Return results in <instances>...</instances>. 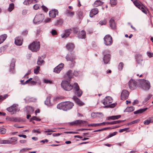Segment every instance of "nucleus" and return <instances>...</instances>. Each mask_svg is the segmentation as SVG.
<instances>
[{
    "label": "nucleus",
    "mask_w": 153,
    "mask_h": 153,
    "mask_svg": "<svg viewBox=\"0 0 153 153\" xmlns=\"http://www.w3.org/2000/svg\"><path fill=\"white\" fill-rule=\"evenodd\" d=\"M74 105V104L73 102L70 101H66L58 104L57 108L58 109L67 111L72 108Z\"/></svg>",
    "instance_id": "obj_1"
},
{
    "label": "nucleus",
    "mask_w": 153,
    "mask_h": 153,
    "mask_svg": "<svg viewBox=\"0 0 153 153\" xmlns=\"http://www.w3.org/2000/svg\"><path fill=\"white\" fill-rule=\"evenodd\" d=\"M113 99L111 97L108 96L106 97L102 101V102L104 105H106L104 107V108H113L116 105L117 103H114L110 105L109 104L111 103Z\"/></svg>",
    "instance_id": "obj_2"
},
{
    "label": "nucleus",
    "mask_w": 153,
    "mask_h": 153,
    "mask_svg": "<svg viewBox=\"0 0 153 153\" xmlns=\"http://www.w3.org/2000/svg\"><path fill=\"white\" fill-rule=\"evenodd\" d=\"M40 48V42L37 41L33 42L28 46L29 49L33 52H36L38 51Z\"/></svg>",
    "instance_id": "obj_3"
},
{
    "label": "nucleus",
    "mask_w": 153,
    "mask_h": 153,
    "mask_svg": "<svg viewBox=\"0 0 153 153\" xmlns=\"http://www.w3.org/2000/svg\"><path fill=\"white\" fill-rule=\"evenodd\" d=\"M141 88L143 90L148 91L150 88V85L149 82L145 79H142L140 81Z\"/></svg>",
    "instance_id": "obj_4"
},
{
    "label": "nucleus",
    "mask_w": 153,
    "mask_h": 153,
    "mask_svg": "<svg viewBox=\"0 0 153 153\" xmlns=\"http://www.w3.org/2000/svg\"><path fill=\"white\" fill-rule=\"evenodd\" d=\"M61 85L62 87L66 91H70L74 88V85H71L70 82L67 80L63 81Z\"/></svg>",
    "instance_id": "obj_5"
},
{
    "label": "nucleus",
    "mask_w": 153,
    "mask_h": 153,
    "mask_svg": "<svg viewBox=\"0 0 153 153\" xmlns=\"http://www.w3.org/2000/svg\"><path fill=\"white\" fill-rule=\"evenodd\" d=\"M45 17L44 14H37L35 16L33 20V23L35 24H39L42 22Z\"/></svg>",
    "instance_id": "obj_6"
},
{
    "label": "nucleus",
    "mask_w": 153,
    "mask_h": 153,
    "mask_svg": "<svg viewBox=\"0 0 153 153\" xmlns=\"http://www.w3.org/2000/svg\"><path fill=\"white\" fill-rule=\"evenodd\" d=\"M103 54L104 55L103 60L105 63H108L111 57L110 51L108 50H105L103 52Z\"/></svg>",
    "instance_id": "obj_7"
},
{
    "label": "nucleus",
    "mask_w": 153,
    "mask_h": 153,
    "mask_svg": "<svg viewBox=\"0 0 153 153\" xmlns=\"http://www.w3.org/2000/svg\"><path fill=\"white\" fill-rule=\"evenodd\" d=\"M74 52L71 51L70 54H68L65 57V59L67 61H70L72 65H74L75 62L74 60L76 59V56Z\"/></svg>",
    "instance_id": "obj_8"
},
{
    "label": "nucleus",
    "mask_w": 153,
    "mask_h": 153,
    "mask_svg": "<svg viewBox=\"0 0 153 153\" xmlns=\"http://www.w3.org/2000/svg\"><path fill=\"white\" fill-rule=\"evenodd\" d=\"M74 90L75 94L78 97L81 96L82 91L79 88V87L77 83H74Z\"/></svg>",
    "instance_id": "obj_9"
},
{
    "label": "nucleus",
    "mask_w": 153,
    "mask_h": 153,
    "mask_svg": "<svg viewBox=\"0 0 153 153\" xmlns=\"http://www.w3.org/2000/svg\"><path fill=\"white\" fill-rule=\"evenodd\" d=\"M104 43L106 45H110L113 43L112 37L109 35H106L104 38Z\"/></svg>",
    "instance_id": "obj_10"
},
{
    "label": "nucleus",
    "mask_w": 153,
    "mask_h": 153,
    "mask_svg": "<svg viewBox=\"0 0 153 153\" xmlns=\"http://www.w3.org/2000/svg\"><path fill=\"white\" fill-rule=\"evenodd\" d=\"M88 123L87 121L82 120H77L72 122H71V124L72 125H79L86 126L88 124Z\"/></svg>",
    "instance_id": "obj_11"
},
{
    "label": "nucleus",
    "mask_w": 153,
    "mask_h": 153,
    "mask_svg": "<svg viewBox=\"0 0 153 153\" xmlns=\"http://www.w3.org/2000/svg\"><path fill=\"white\" fill-rule=\"evenodd\" d=\"M128 86L131 90H134L136 88L137 82L133 79H131L128 82Z\"/></svg>",
    "instance_id": "obj_12"
},
{
    "label": "nucleus",
    "mask_w": 153,
    "mask_h": 153,
    "mask_svg": "<svg viewBox=\"0 0 153 153\" xmlns=\"http://www.w3.org/2000/svg\"><path fill=\"white\" fill-rule=\"evenodd\" d=\"M129 95V93L127 90H123L121 94V99L123 100H125L127 99Z\"/></svg>",
    "instance_id": "obj_13"
},
{
    "label": "nucleus",
    "mask_w": 153,
    "mask_h": 153,
    "mask_svg": "<svg viewBox=\"0 0 153 153\" xmlns=\"http://www.w3.org/2000/svg\"><path fill=\"white\" fill-rule=\"evenodd\" d=\"M72 29L71 28L65 29L64 30V33L62 34L61 36L62 38H67L71 33Z\"/></svg>",
    "instance_id": "obj_14"
},
{
    "label": "nucleus",
    "mask_w": 153,
    "mask_h": 153,
    "mask_svg": "<svg viewBox=\"0 0 153 153\" xmlns=\"http://www.w3.org/2000/svg\"><path fill=\"white\" fill-rule=\"evenodd\" d=\"M64 65L63 63H61L56 67L53 69V72L56 73H60L61 70L64 67Z\"/></svg>",
    "instance_id": "obj_15"
},
{
    "label": "nucleus",
    "mask_w": 153,
    "mask_h": 153,
    "mask_svg": "<svg viewBox=\"0 0 153 153\" xmlns=\"http://www.w3.org/2000/svg\"><path fill=\"white\" fill-rule=\"evenodd\" d=\"M77 37L79 39H84L86 37L85 31L84 30L79 31L77 34Z\"/></svg>",
    "instance_id": "obj_16"
},
{
    "label": "nucleus",
    "mask_w": 153,
    "mask_h": 153,
    "mask_svg": "<svg viewBox=\"0 0 153 153\" xmlns=\"http://www.w3.org/2000/svg\"><path fill=\"white\" fill-rule=\"evenodd\" d=\"M58 10L54 9L50 11L49 14L50 17L54 18L56 17V15H58Z\"/></svg>",
    "instance_id": "obj_17"
},
{
    "label": "nucleus",
    "mask_w": 153,
    "mask_h": 153,
    "mask_svg": "<svg viewBox=\"0 0 153 153\" xmlns=\"http://www.w3.org/2000/svg\"><path fill=\"white\" fill-rule=\"evenodd\" d=\"M23 39L21 36H18L15 39V43L16 45H21L22 43Z\"/></svg>",
    "instance_id": "obj_18"
},
{
    "label": "nucleus",
    "mask_w": 153,
    "mask_h": 153,
    "mask_svg": "<svg viewBox=\"0 0 153 153\" xmlns=\"http://www.w3.org/2000/svg\"><path fill=\"white\" fill-rule=\"evenodd\" d=\"M73 100L79 106H82L84 105V103L82 102L79 98L76 96H74L73 98Z\"/></svg>",
    "instance_id": "obj_19"
},
{
    "label": "nucleus",
    "mask_w": 153,
    "mask_h": 153,
    "mask_svg": "<svg viewBox=\"0 0 153 153\" xmlns=\"http://www.w3.org/2000/svg\"><path fill=\"white\" fill-rule=\"evenodd\" d=\"M7 110L9 112L12 113V114H13L16 111L17 108L16 106H12L7 108Z\"/></svg>",
    "instance_id": "obj_20"
},
{
    "label": "nucleus",
    "mask_w": 153,
    "mask_h": 153,
    "mask_svg": "<svg viewBox=\"0 0 153 153\" xmlns=\"http://www.w3.org/2000/svg\"><path fill=\"white\" fill-rule=\"evenodd\" d=\"M25 111L27 114H32L34 111L33 108L29 106H27L26 107Z\"/></svg>",
    "instance_id": "obj_21"
},
{
    "label": "nucleus",
    "mask_w": 153,
    "mask_h": 153,
    "mask_svg": "<svg viewBox=\"0 0 153 153\" xmlns=\"http://www.w3.org/2000/svg\"><path fill=\"white\" fill-rule=\"evenodd\" d=\"M98 13V10L97 8H94L91 10L89 14L91 17H92L94 15L97 14Z\"/></svg>",
    "instance_id": "obj_22"
},
{
    "label": "nucleus",
    "mask_w": 153,
    "mask_h": 153,
    "mask_svg": "<svg viewBox=\"0 0 153 153\" xmlns=\"http://www.w3.org/2000/svg\"><path fill=\"white\" fill-rule=\"evenodd\" d=\"M110 27L113 29H114L116 27V24L114 19L111 18L109 21Z\"/></svg>",
    "instance_id": "obj_23"
},
{
    "label": "nucleus",
    "mask_w": 153,
    "mask_h": 153,
    "mask_svg": "<svg viewBox=\"0 0 153 153\" xmlns=\"http://www.w3.org/2000/svg\"><path fill=\"white\" fill-rule=\"evenodd\" d=\"M135 58L136 61L138 64H141L143 61L142 56L139 54H137L135 56Z\"/></svg>",
    "instance_id": "obj_24"
},
{
    "label": "nucleus",
    "mask_w": 153,
    "mask_h": 153,
    "mask_svg": "<svg viewBox=\"0 0 153 153\" xmlns=\"http://www.w3.org/2000/svg\"><path fill=\"white\" fill-rule=\"evenodd\" d=\"M51 97L50 96H48L46 98V100L45 101V105L49 106H51L52 105L50 99Z\"/></svg>",
    "instance_id": "obj_25"
},
{
    "label": "nucleus",
    "mask_w": 153,
    "mask_h": 153,
    "mask_svg": "<svg viewBox=\"0 0 153 153\" xmlns=\"http://www.w3.org/2000/svg\"><path fill=\"white\" fill-rule=\"evenodd\" d=\"M121 117V115H118L115 116H111L108 117H107V119L108 120H115L118 119Z\"/></svg>",
    "instance_id": "obj_26"
},
{
    "label": "nucleus",
    "mask_w": 153,
    "mask_h": 153,
    "mask_svg": "<svg viewBox=\"0 0 153 153\" xmlns=\"http://www.w3.org/2000/svg\"><path fill=\"white\" fill-rule=\"evenodd\" d=\"M66 47L68 51H72L73 50L74 48V46L73 43H69L67 44Z\"/></svg>",
    "instance_id": "obj_27"
},
{
    "label": "nucleus",
    "mask_w": 153,
    "mask_h": 153,
    "mask_svg": "<svg viewBox=\"0 0 153 153\" xmlns=\"http://www.w3.org/2000/svg\"><path fill=\"white\" fill-rule=\"evenodd\" d=\"M148 109V108H143L140 109L135 111L134 113L135 114H141L146 111Z\"/></svg>",
    "instance_id": "obj_28"
},
{
    "label": "nucleus",
    "mask_w": 153,
    "mask_h": 153,
    "mask_svg": "<svg viewBox=\"0 0 153 153\" xmlns=\"http://www.w3.org/2000/svg\"><path fill=\"white\" fill-rule=\"evenodd\" d=\"M99 115L100 116H99V117H102L103 116V115L102 113H95V112H92L91 113V117L93 118H94L96 117L97 115Z\"/></svg>",
    "instance_id": "obj_29"
},
{
    "label": "nucleus",
    "mask_w": 153,
    "mask_h": 153,
    "mask_svg": "<svg viewBox=\"0 0 153 153\" xmlns=\"http://www.w3.org/2000/svg\"><path fill=\"white\" fill-rule=\"evenodd\" d=\"M45 62L42 59L41 57L39 56L37 61V64L39 65H41L42 64L44 63Z\"/></svg>",
    "instance_id": "obj_30"
},
{
    "label": "nucleus",
    "mask_w": 153,
    "mask_h": 153,
    "mask_svg": "<svg viewBox=\"0 0 153 153\" xmlns=\"http://www.w3.org/2000/svg\"><path fill=\"white\" fill-rule=\"evenodd\" d=\"M65 14L68 16L72 17L74 14V12H71L69 10H67L65 11Z\"/></svg>",
    "instance_id": "obj_31"
},
{
    "label": "nucleus",
    "mask_w": 153,
    "mask_h": 153,
    "mask_svg": "<svg viewBox=\"0 0 153 153\" xmlns=\"http://www.w3.org/2000/svg\"><path fill=\"white\" fill-rule=\"evenodd\" d=\"M7 37V35L6 34L2 35L0 36V44L2 43L5 40Z\"/></svg>",
    "instance_id": "obj_32"
},
{
    "label": "nucleus",
    "mask_w": 153,
    "mask_h": 153,
    "mask_svg": "<svg viewBox=\"0 0 153 153\" xmlns=\"http://www.w3.org/2000/svg\"><path fill=\"white\" fill-rule=\"evenodd\" d=\"M103 2L100 0H96L94 3V6L97 7L103 4Z\"/></svg>",
    "instance_id": "obj_33"
},
{
    "label": "nucleus",
    "mask_w": 153,
    "mask_h": 153,
    "mask_svg": "<svg viewBox=\"0 0 153 153\" xmlns=\"http://www.w3.org/2000/svg\"><path fill=\"white\" fill-rule=\"evenodd\" d=\"M66 75L67 76L69 79H71L72 78L73 75V74L72 73V71L71 70H69L67 73Z\"/></svg>",
    "instance_id": "obj_34"
},
{
    "label": "nucleus",
    "mask_w": 153,
    "mask_h": 153,
    "mask_svg": "<svg viewBox=\"0 0 153 153\" xmlns=\"http://www.w3.org/2000/svg\"><path fill=\"white\" fill-rule=\"evenodd\" d=\"M133 2L135 6L137 7H139L140 5L142 4V3L140 2L137 0L133 1Z\"/></svg>",
    "instance_id": "obj_35"
},
{
    "label": "nucleus",
    "mask_w": 153,
    "mask_h": 153,
    "mask_svg": "<svg viewBox=\"0 0 153 153\" xmlns=\"http://www.w3.org/2000/svg\"><path fill=\"white\" fill-rule=\"evenodd\" d=\"M134 110V108L133 106L128 107L126 109V112H131L133 111Z\"/></svg>",
    "instance_id": "obj_36"
},
{
    "label": "nucleus",
    "mask_w": 153,
    "mask_h": 153,
    "mask_svg": "<svg viewBox=\"0 0 153 153\" xmlns=\"http://www.w3.org/2000/svg\"><path fill=\"white\" fill-rule=\"evenodd\" d=\"M31 149L30 148H23L20 150L19 153H25L27 151L31 150Z\"/></svg>",
    "instance_id": "obj_37"
},
{
    "label": "nucleus",
    "mask_w": 153,
    "mask_h": 153,
    "mask_svg": "<svg viewBox=\"0 0 153 153\" xmlns=\"http://www.w3.org/2000/svg\"><path fill=\"white\" fill-rule=\"evenodd\" d=\"M14 8V4L13 3H11L10 4L9 8L8 9V11H11Z\"/></svg>",
    "instance_id": "obj_38"
},
{
    "label": "nucleus",
    "mask_w": 153,
    "mask_h": 153,
    "mask_svg": "<svg viewBox=\"0 0 153 153\" xmlns=\"http://www.w3.org/2000/svg\"><path fill=\"white\" fill-rule=\"evenodd\" d=\"M33 120H35L37 121H40L41 120V119L38 118L36 116H33L30 119V122H32L33 121Z\"/></svg>",
    "instance_id": "obj_39"
},
{
    "label": "nucleus",
    "mask_w": 153,
    "mask_h": 153,
    "mask_svg": "<svg viewBox=\"0 0 153 153\" xmlns=\"http://www.w3.org/2000/svg\"><path fill=\"white\" fill-rule=\"evenodd\" d=\"M140 120L139 119H137L134 120L131 122H129L128 123V125H131L133 124H134L137 123H138L139 122Z\"/></svg>",
    "instance_id": "obj_40"
},
{
    "label": "nucleus",
    "mask_w": 153,
    "mask_h": 153,
    "mask_svg": "<svg viewBox=\"0 0 153 153\" xmlns=\"http://www.w3.org/2000/svg\"><path fill=\"white\" fill-rule=\"evenodd\" d=\"M124 64L122 62H120L118 65V69L119 71H121L123 67Z\"/></svg>",
    "instance_id": "obj_41"
},
{
    "label": "nucleus",
    "mask_w": 153,
    "mask_h": 153,
    "mask_svg": "<svg viewBox=\"0 0 153 153\" xmlns=\"http://www.w3.org/2000/svg\"><path fill=\"white\" fill-rule=\"evenodd\" d=\"M63 23V21L61 19H59L56 21V24H55V25H61Z\"/></svg>",
    "instance_id": "obj_42"
},
{
    "label": "nucleus",
    "mask_w": 153,
    "mask_h": 153,
    "mask_svg": "<svg viewBox=\"0 0 153 153\" xmlns=\"http://www.w3.org/2000/svg\"><path fill=\"white\" fill-rule=\"evenodd\" d=\"M110 4L112 6L116 5L117 3V0H110Z\"/></svg>",
    "instance_id": "obj_43"
},
{
    "label": "nucleus",
    "mask_w": 153,
    "mask_h": 153,
    "mask_svg": "<svg viewBox=\"0 0 153 153\" xmlns=\"http://www.w3.org/2000/svg\"><path fill=\"white\" fill-rule=\"evenodd\" d=\"M107 21L106 19H104L102 21H100L99 23L100 25H105L106 24Z\"/></svg>",
    "instance_id": "obj_44"
},
{
    "label": "nucleus",
    "mask_w": 153,
    "mask_h": 153,
    "mask_svg": "<svg viewBox=\"0 0 153 153\" xmlns=\"http://www.w3.org/2000/svg\"><path fill=\"white\" fill-rule=\"evenodd\" d=\"M3 143L4 144H11L12 141H10V138L8 140H3Z\"/></svg>",
    "instance_id": "obj_45"
},
{
    "label": "nucleus",
    "mask_w": 153,
    "mask_h": 153,
    "mask_svg": "<svg viewBox=\"0 0 153 153\" xmlns=\"http://www.w3.org/2000/svg\"><path fill=\"white\" fill-rule=\"evenodd\" d=\"M6 129L4 128H0V133L1 134H4L6 132Z\"/></svg>",
    "instance_id": "obj_46"
},
{
    "label": "nucleus",
    "mask_w": 153,
    "mask_h": 153,
    "mask_svg": "<svg viewBox=\"0 0 153 153\" xmlns=\"http://www.w3.org/2000/svg\"><path fill=\"white\" fill-rule=\"evenodd\" d=\"M40 68V67L37 66L36 68L34 70V73L35 74H38L39 72V70Z\"/></svg>",
    "instance_id": "obj_47"
},
{
    "label": "nucleus",
    "mask_w": 153,
    "mask_h": 153,
    "mask_svg": "<svg viewBox=\"0 0 153 153\" xmlns=\"http://www.w3.org/2000/svg\"><path fill=\"white\" fill-rule=\"evenodd\" d=\"M88 126L96 127L100 126L99 123H92L88 125Z\"/></svg>",
    "instance_id": "obj_48"
},
{
    "label": "nucleus",
    "mask_w": 153,
    "mask_h": 153,
    "mask_svg": "<svg viewBox=\"0 0 153 153\" xmlns=\"http://www.w3.org/2000/svg\"><path fill=\"white\" fill-rule=\"evenodd\" d=\"M7 46L5 45L2 46L0 48V52L2 53V52L4 51L6 48Z\"/></svg>",
    "instance_id": "obj_49"
},
{
    "label": "nucleus",
    "mask_w": 153,
    "mask_h": 153,
    "mask_svg": "<svg viewBox=\"0 0 153 153\" xmlns=\"http://www.w3.org/2000/svg\"><path fill=\"white\" fill-rule=\"evenodd\" d=\"M152 95L151 94H149L145 98V100L146 102L148 100L152 97Z\"/></svg>",
    "instance_id": "obj_50"
},
{
    "label": "nucleus",
    "mask_w": 153,
    "mask_h": 153,
    "mask_svg": "<svg viewBox=\"0 0 153 153\" xmlns=\"http://www.w3.org/2000/svg\"><path fill=\"white\" fill-rule=\"evenodd\" d=\"M10 141H12V143L14 141H16L17 140V137H11V138H10Z\"/></svg>",
    "instance_id": "obj_51"
},
{
    "label": "nucleus",
    "mask_w": 153,
    "mask_h": 153,
    "mask_svg": "<svg viewBox=\"0 0 153 153\" xmlns=\"http://www.w3.org/2000/svg\"><path fill=\"white\" fill-rule=\"evenodd\" d=\"M151 120H147L144 121L143 122L144 124L149 125L151 123Z\"/></svg>",
    "instance_id": "obj_52"
},
{
    "label": "nucleus",
    "mask_w": 153,
    "mask_h": 153,
    "mask_svg": "<svg viewBox=\"0 0 153 153\" xmlns=\"http://www.w3.org/2000/svg\"><path fill=\"white\" fill-rule=\"evenodd\" d=\"M51 33L52 34L53 36L56 35L57 34L56 31L55 30H52L51 31Z\"/></svg>",
    "instance_id": "obj_53"
},
{
    "label": "nucleus",
    "mask_w": 153,
    "mask_h": 153,
    "mask_svg": "<svg viewBox=\"0 0 153 153\" xmlns=\"http://www.w3.org/2000/svg\"><path fill=\"white\" fill-rule=\"evenodd\" d=\"M42 7L43 10L45 12H47L48 11V8L44 5H42Z\"/></svg>",
    "instance_id": "obj_54"
},
{
    "label": "nucleus",
    "mask_w": 153,
    "mask_h": 153,
    "mask_svg": "<svg viewBox=\"0 0 153 153\" xmlns=\"http://www.w3.org/2000/svg\"><path fill=\"white\" fill-rule=\"evenodd\" d=\"M29 4H31L32 3H36L37 2V0H28Z\"/></svg>",
    "instance_id": "obj_55"
},
{
    "label": "nucleus",
    "mask_w": 153,
    "mask_h": 153,
    "mask_svg": "<svg viewBox=\"0 0 153 153\" xmlns=\"http://www.w3.org/2000/svg\"><path fill=\"white\" fill-rule=\"evenodd\" d=\"M44 82L46 83H51L52 82L51 81L48 79H44Z\"/></svg>",
    "instance_id": "obj_56"
},
{
    "label": "nucleus",
    "mask_w": 153,
    "mask_h": 153,
    "mask_svg": "<svg viewBox=\"0 0 153 153\" xmlns=\"http://www.w3.org/2000/svg\"><path fill=\"white\" fill-rule=\"evenodd\" d=\"M33 79L32 78H30L27 80H26L24 83L23 84V85H25L27 83H30V82Z\"/></svg>",
    "instance_id": "obj_57"
},
{
    "label": "nucleus",
    "mask_w": 153,
    "mask_h": 153,
    "mask_svg": "<svg viewBox=\"0 0 153 153\" xmlns=\"http://www.w3.org/2000/svg\"><path fill=\"white\" fill-rule=\"evenodd\" d=\"M117 132L115 131L113 132V133L110 134L109 135V137H111L116 135L117 134Z\"/></svg>",
    "instance_id": "obj_58"
},
{
    "label": "nucleus",
    "mask_w": 153,
    "mask_h": 153,
    "mask_svg": "<svg viewBox=\"0 0 153 153\" xmlns=\"http://www.w3.org/2000/svg\"><path fill=\"white\" fill-rule=\"evenodd\" d=\"M55 131L53 129H48L47 130L44 131L45 132H55Z\"/></svg>",
    "instance_id": "obj_59"
},
{
    "label": "nucleus",
    "mask_w": 153,
    "mask_h": 153,
    "mask_svg": "<svg viewBox=\"0 0 153 153\" xmlns=\"http://www.w3.org/2000/svg\"><path fill=\"white\" fill-rule=\"evenodd\" d=\"M33 7L35 10H37L39 8V5L38 4H35L33 6Z\"/></svg>",
    "instance_id": "obj_60"
},
{
    "label": "nucleus",
    "mask_w": 153,
    "mask_h": 153,
    "mask_svg": "<svg viewBox=\"0 0 153 153\" xmlns=\"http://www.w3.org/2000/svg\"><path fill=\"white\" fill-rule=\"evenodd\" d=\"M128 128H126L123 129H120L119 131L121 133L124 131H126L128 129Z\"/></svg>",
    "instance_id": "obj_61"
},
{
    "label": "nucleus",
    "mask_w": 153,
    "mask_h": 153,
    "mask_svg": "<svg viewBox=\"0 0 153 153\" xmlns=\"http://www.w3.org/2000/svg\"><path fill=\"white\" fill-rule=\"evenodd\" d=\"M28 31L27 30L24 31L22 33V34L24 36H26L28 34Z\"/></svg>",
    "instance_id": "obj_62"
},
{
    "label": "nucleus",
    "mask_w": 153,
    "mask_h": 153,
    "mask_svg": "<svg viewBox=\"0 0 153 153\" xmlns=\"http://www.w3.org/2000/svg\"><path fill=\"white\" fill-rule=\"evenodd\" d=\"M30 83L32 85H36V82L33 80H31Z\"/></svg>",
    "instance_id": "obj_63"
},
{
    "label": "nucleus",
    "mask_w": 153,
    "mask_h": 153,
    "mask_svg": "<svg viewBox=\"0 0 153 153\" xmlns=\"http://www.w3.org/2000/svg\"><path fill=\"white\" fill-rule=\"evenodd\" d=\"M148 56L149 57H153V53L150 52H147Z\"/></svg>",
    "instance_id": "obj_64"
}]
</instances>
